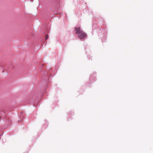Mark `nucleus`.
<instances>
[{
	"label": "nucleus",
	"mask_w": 153,
	"mask_h": 153,
	"mask_svg": "<svg viewBox=\"0 0 153 153\" xmlns=\"http://www.w3.org/2000/svg\"><path fill=\"white\" fill-rule=\"evenodd\" d=\"M75 30L76 34H78V37L80 39H83L86 36V33L81 29L80 27H76Z\"/></svg>",
	"instance_id": "1"
},
{
	"label": "nucleus",
	"mask_w": 153,
	"mask_h": 153,
	"mask_svg": "<svg viewBox=\"0 0 153 153\" xmlns=\"http://www.w3.org/2000/svg\"><path fill=\"white\" fill-rule=\"evenodd\" d=\"M48 35L46 34V36L45 37V39L47 40L48 39Z\"/></svg>",
	"instance_id": "2"
}]
</instances>
